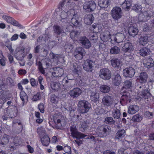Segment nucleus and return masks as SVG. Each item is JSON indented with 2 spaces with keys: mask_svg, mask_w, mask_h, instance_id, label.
Wrapping results in <instances>:
<instances>
[{
  "mask_svg": "<svg viewBox=\"0 0 154 154\" xmlns=\"http://www.w3.org/2000/svg\"><path fill=\"white\" fill-rule=\"evenodd\" d=\"M37 132L40 136L41 137L44 135L45 134V131L42 127L38 128L37 129Z\"/></svg>",
  "mask_w": 154,
  "mask_h": 154,
  "instance_id": "6e6d98bb",
  "label": "nucleus"
},
{
  "mask_svg": "<svg viewBox=\"0 0 154 154\" xmlns=\"http://www.w3.org/2000/svg\"><path fill=\"white\" fill-rule=\"evenodd\" d=\"M120 48L117 46H114L110 49V52L111 54H117L119 53Z\"/></svg>",
  "mask_w": 154,
  "mask_h": 154,
  "instance_id": "c03bdc74",
  "label": "nucleus"
},
{
  "mask_svg": "<svg viewBox=\"0 0 154 154\" xmlns=\"http://www.w3.org/2000/svg\"><path fill=\"white\" fill-rule=\"evenodd\" d=\"M117 29L118 31L122 32L123 31V29H124V23H117Z\"/></svg>",
  "mask_w": 154,
  "mask_h": 154,
  "instance_id": "13d9d810",
  "label": "nucleus"
},
{
  "mask_svg": "<svg viewBox=\"0 0 154 154\" xmlns=\"http://www.w3.org/2000/svg\"><path fill=\"white\" fill-rule=\"evenodd\" d=\"M53 119L55 123L59 127L65 126L66 124L65 118L60 115L55 114Z\"/></svg>",
  "mask_w": 154,
  "mask_h": 154,
  "instance_id": "39448f33",
  "label": "nucleus"
},
{
  "mask_svg": "<svg viewBox=\"0 0 154 154\" xmlns=\"http://www.w3.org/2000/svg\"><path fill=\"white\" fill-rule=\"evenodd\" d=\"M94 65V62L91 60H88L85 62L83 67L84 69L87 71H91L92 68Z\"/></svg>",
  "mask_w": 154,
  "mask_h": 154,
  "instance_id": "2eb2a0df",
  "label": "nucleus"
},
{
  "mask_svg": "<svg viewBox=\"0 0 154 154\" xmlns=\"http://www.w3.org/2000/svg\"><path fill=\"white\" fill-rule=\"evenodd\" d=\"M50 85L51 88L55 91H58L60 88V84L58 82H52L51 83Z\"/></svg>",
  "mask_w": 154,
  "mask_h": 154,
  "instance_id": "4c0bfd02",
  "label": "nucleus"
},
{
  "mask_svg": "<svg viewBox=\"0 0 154 154\" xmlns=\"http://www.w3.org/2000/svg\"><path fill=\"white\" fill-rule=\"evenodd\" d=\"M145 115L146 118L148 119H151L152 118L153 114L152 112L149 111H146L145 112Z\"/></svg>",
  "mask_w": 154,
  "mask_h": 154,
  "instance_id": "338daca9",
  "label": "nucleus"
},
{
  "mask_svg": "<svg viewBox=\"0 0 154 154\" xmlns=\"http://www.w3.org/2000/svg\"><path fill=\"white\" fill-rule=\"evenodd\" d=\"M54 28V32L57 35H60V34L64 33V31L62 28L59 26H55Z\"/></svg>",
  "mask_w": 154,
  "mask_h": 154,
  "instance_id": "c9c22d12",
  "label": "nucleus"
},
{
  "mask_svg": "<svg viewBox=\"0 0 154 154\" xmlns=\"http://www.w3.org/2000/svg\"><path fill=\"white\" fill-rule=\"evenodd\" d=\"M105 122L107 124H112L115 123V121L112 117H109L105 118Z\"/></svg>",
  "mask_w": 154,
  "mask_h": 154,
  "instance_id": "603ef678",
  "label": "nucleus"
},
{
  "mask_svg": "<svg viewBox=\"0 0 154 154\" xmlns=\"http://www.w3.org/2000/svg\"><path fill=\"white\" fill-rule=\"evenodd\" d=\"M110 127L104 125L98 127L97 128V133L99 136L101 137H105L111 132Z\"/></svg>",
  "mask_w": 154,
  "mask_h": 154,
  "instance_id": "7ed1b4c3",
  "label": "nucleus"
},
{
  "mask_svg": "<svg viewBox=\"0 0 154 154\" xmlns=\"http://www.w3.org/2000/svg\"><path fill=\"white\" fill-rule=\"evenodd\" d=\"M135 73V70L131 67L126 68L123 71V75L125 77H132L134 76Z\"/></svg>",
  "mask_w": 154,
  "mask_h": 154,
  "instance_id": "dca6fc26",
  "label": "nucleus"
},
{
  "mask_svg": "<svg viewBox=\"0 0 154 154\" xmlns=\"http://www.w3.org/2000/svg\"><path fill=\"white\" fill-rule=\"evenodd\" d=\"M148 93V91L146 89L144 90L140 94L139 97L140 98H146V94Z\"/></svg>",
  "mask_w": 154,
  "mask_h": 154,
  "instance_id": "e2e57ef3",
  "label": "nucleus"
},
{
  "mask_svg": "<svg viewBox=\"0 0 154 154\" xmlns=\"http://www.w3.org/2000/svg\"><path fill=\"white\" fill-rule=\"evenodd\" d=\"M64 73V70L59 67H57L52 73V75L55 77H61Z\"/></svg>",
  "mask_w": 154,
  "mask_h": 154,
  "instance_id": "412c9836",
  "label": "nucleus"
},
{
  "mask_svg": "<svg viewBox=\"0 0 154 154\" xmlns=\"http://www.w3.org/2000/svg\"><path fill=\"white\" fill-rule=\"evenodd\" d=\"M94 19V18L92 14H89L85 15L84 19V21L86 24L90 25L92 23Z\"/></svg>",
  "mask_w": 154,
  "mask_h": 154,
  "instance_id": "393cba45",
  "label": "nucleus"
},
{
  "mask_svg": "<svg viewBox=\"0 0 154 154\" xmlns=\"http://www.w3.org/2000/svg\"><path fill=\"white\" fill-rule=\"evenodd\" d=\"M139 109L138 106L135 105H131L128 107V112L129 114L133 115L137 112Z\"/></svg>",
  "mask_w": 154,
  "mask_h": 154,
  "instance_id": "4be33fe9",
  "label": "nucleus"
},
{
  "mask_svg": "<svg viewBox=\"0 0 154 154\" xmlns=\"http://www.w3.org/2000/svg\"><path fill=\"white\" fill-rule=\"evenodd\" d=\"M79 32L75 30L72 31L70 33V36L71 38L74 40H76V38H77L79 34Z\"/></svg>",
  "mask_w": 154,
  "mask_h": 154,
  "instance_id": "09e8293b",
  "label": "nucleus"
},
{
  "mask_svg": "<svg viewBox=\"0 0 154 154\" xmlns=\"http://www.w3.org/2000/svg\"><path fill=\"white\" fill-rule=\"evenodd\" d=\"M114 99L112 97L106 95L104 96L102 99L101 103L106 107H111L114 104Z\"/></svg>",
  "mask_w": 154,
  "mask_h": 154,
  "instance_id": "6e6552de",
  "label": "nucleus"
},
{
  "mask_svg": "<svg viewBox=\"0 0 154 154\" xmlns=\"http://www.w3.org/2000/svg\"><path fill=\"white\" fill-rule=\"evenodd\" d=\"M16 138H14V143H11L10 144V147L11 149H12L13 150L16 149V146H17L19 144L18 143L19 141H16Z\"/></svg>",
  "mask_w": 154,
  "mask_h": 154,
  "instance_id": "4d7b16f0",
  "label": "nucleus"
},
{
  "mask_svg": "<svg viewBox=\"0 0 154 154\" xmlns=\"http://www.w3.org/2000/svg\"><path fill=\"white\" fill-rule=\"evenodd\" d=\"M125 38L124 35L120 32L117 33L115 35H112V42L114 41L117 43L122 42Z\"/></svg>",
  "mask_w": 154,
  "mask_h": 154,
  "instance_id": "f8f14e48",
  "label": "nucleus"
},
{
  "mask_svg": "<svg viewBox=\"0 0 154 154\" xmlns=\"http://www.w3.org/2000/svg\"><path fill=\"white\" fill-rule=\"evenodd\" d=\"M20 98L23 101V104L27 102L28 100V97L26 94L23 91H21L20 94Z\"/></svg>",
  "mask_w": 154,
  "mask_h": 154,
  "instance_id": "ea45409f",
  "label": "nucleus"
},
{
  "mask_svg": "<svg viewBox=\"0 0 154 154\" xmlns=\"http://www.w3.org/2000/svg\"><path fill=\"white\" fill-rule=\"evenodd\" d=\"M63 150L65 152L68 154H71V147L69 146H66L64 147Z\"/></svg>",
  "mask_w": 154,
  "mask_h": 154,
  "instance_id": "0e129e2a",
  "label": "nucleus"
},
{
  "mask_svg": "<svg viewBox=\"0 0 154 154\" xmlns=\"http://www.w3.org/2000/svg\"><path fill=\"white\" fill-rule=\"evenodd\" d=\"M122 50L125 52H130L133 50V46L129 42L125 43L122 47Z\"/></svg>",
  "mask_w": 154,
  "mask_h": 154,
  "instance_id": "c85d7f7f",
  "label": "nucleus"
},
{
  "mask_svg": "<svg viewBox=\"0 0 154 154\" xmlns=\"http://www.w3.org/2000/svg\"><path fill=\"white\" fill-rule=\"evenodd\" d=\"M24 48H17L15 50V57L16 59L19 60H23L25 57Z\"/></svg>",
  "mask_w": 154,
  "mask_h": 154,
  "instance_id": "9b49d317",
  "label": "nucleus"
},
{
  "mask_svg": "<svg viewBox=\"0 0 154 154\" xmlns=\"http://www.w3.org/2000/svg\"><path fill=\"white\" fill-rule=\"evenodd\" d=\"M38 106L40 112L43 113L44 112V106L43 104L41 103L38 105Z\"/></svg>",
  "mask_w": 154,
  "mask_h": 154,
  "instance_id": "69168bd1",
  "label": "nucleus"
},
{
  "mask_svg": "<svg viewBox=\"0 0 154 154\" xmlns=\"http://www.w3.org/2000/svg\"><path fill=\"white\" fill-rule=\"evenodd\" d=\"M6 111L8 116L11 118L15 116L17 113L16 109L15 108H12L8 107Z\"/></svg>",
  "mask_w": 154,
  "mask_h": 154,
  "instance_id": "cd10ccee",
  "label": "nucleus"
},
{
  "mask_svg": "<svg viewBox=\"0 0 154 154\" xmlns=\"http://www.w3.org/2000/svg\"><path fill=\"white\" fill-rule=\"evenodd\" d=\"M80 42L82 46L86 49L89 48L91 46V44L89 40L86 37H82L79 39Z\"/></svg>",
  "mask_w": 154,
  "mask_h": 154,
  "instance_id": "4468645a",
  "label": "nucleus"
},
{
  "mask_svg": "<svg viewBox=\"0 0 154 154\" xmlns=\"http://www.w3.org/2000/svg\"><path fill=\"white\" fill-rule=\"evenodd\" d=\"M41 137V140L42 145L45 146H48L50 142V139L48 136L45 134Z\"/></svg>",
  "mask_w": 154,
  "mask_h": 154,
  "instance_id": "a878e982",
  "label": "nucleus"
},
{
  "mask_svg": "<svg viewBox=\"0 0 154 154\" xmlns=\"http://www.w3.org/2000/svg\"><path fill=\"white\" fill-rule=\"evenodd\" d=\"M125 132L124 130H119L116 134V138L118 139H121L124 136Z\"/></svg>",
  "mask_w": 154,
  "mask_h": 154,
  "instance_id": "37998d69",
  "label": "nucleus"
},
{
  "mask_svg": "<svg viewBox=\"0 0 154 154\" xmlns=\"http://www.w3.org/2000/svg\"><path fill=\"white\" fill-rule=\"evenodd\" d=\"M112 17L115 20L120 19L123 15V13L121 8L119 7H114L110 12Z\"/></svg>",
  "mask_w": 154,
  "mask_h": 154,
  "instance_id": "20e7f679",
  "label": "nucleus"
},
{
  "mask_svg": "<svg viewBox=\"0 0 154 154\" xmlns=\"http://www.w3.org/2000/svg\"><path fill=\"white\" fill-rule=\"evenodd\" d=\"M99 76L101 79L105 80L109 79L111 76V72L108 69L103 68L99 72Z\"/></svg>",
  "mask_w": 154,
  "mask_h": 154,
  "instance_id": "0eeeda50",
  "label": "nucleus"
},
{
  "mask_svg": "<svg viewBox=\"0 0 154 154\" xmlns=\"http://www.w3.org/2000/svg\"><path fill=\"white\" fill-rule=\"evenodd\" d=\"M148 37L146 36H142L139 39V43L140 45L145 46L148 42Z\"/></svg>",
  "mask_w": 154,
  "mask_h": 154,
  "instance_id": "2f4dec72",
  "label": "nucleus"
},
{
  "mask_svg": "<svg viewBox=\"0 0 154 154\" xmlns=\"http://www.w3.org/2000/svg\"><path fill=\"white\" fill-rule=\"evenodd\" d=\"M2 18L5 20L8 23L11 24L14 26L19 27L20 26V25L18 22L15 20L12 17L7 16L4 15L2 17Z\"/></svg>",
  "mask_w": 154,
  "mask_h": 154,
  "instance_id": "ddd939ff",
  "label": "nucleus"
},
{
  "mask_svg": "<svg viewBox=\"0 0 154 154\" xmlns=\"http://www.w3.org/2000/svg\"><path fill=\"white\" fill-rule=\"evenodd\" d=\"M121 100L124 101L126 103H127L128 102H130L131 100L130 97L126 94L122 95L121 97Z\"/></svg>",
  "mask_w": 154,
  "mask_h": 154,
  "instance_id": "864d4df0",
  "label": "nucleus"
},
{
  "mask_svg": "<svg viewBox=\"0 0 154 154\" xmlns=\"http://www.w3.org/2000/svg\"><path fill=\"white\" fill-rule=\"evenodd\" d=\"M100 90L102 92L106 93L109 91L110 88L106 85H102L100 87Z\"/></svg>",
  "mask_w": 154,
  "mask_h": 154,
  "instance_id": "a19ab883",
  "label": "nucleus"
},
{
  "mask_svg": "<svg viewBox=\"0 0 154 154\" xmlns=\"http://www.w3.org/2000/svg\"><path fill=\"white\" fill-rule=\"evenodd\" d=\"M71 135L74 138L80 139L85 137L87 136L84 134L78 132L75 127L72 126L70 128Z\"/></svg>",
  "mask_w": 154,
  "mask_h": 154,
  "instance_id": "1a4fd4ad",
  "label": "nucleus"
},
{
  "mask_svg": "<svg viewBox=\"0 0 154 154\" xmlns=\"http://www.w3.org/2000/svg\"><path fill=\"white\" fill-rule=\"evenodd\" d=\"M110 0H99L98 4L101 8H106L110 5Z\"/></svg>",
  "mask_w": 154,
  "mask_h": 154,
  "instance_id": "bb28decb",
  "label": "nucleus"
},
{
  "mask_svg": "<svg viewBox=\"0 0 154 154\" xmlns=\"http://www.w3.org/2000/svg\"><path fill=\"white\" fill-rule=\"evenodd\" d=\"M30 83L31 86L34 87L37 86L38 85V82L36 81L35 79L34 78H31L30 79Z\"/></svg>",
  "mask_w": 154,
  "mask_h": 154,
  "instance_id": "052dcab7",
  "label": "nucleus"
},
{
  "mask_svg": "<svg viewBox=\"0 0 154 154\" xmlns=\"http://www.w3.org/2000/svg\"><path fill=\"white\" fill-rule=\"evenodd\" d=\"M85 52L82 47L77 48L74 52L73 54L77 60H81L85 54Z\"/></svg>",
  "mask_w": 154,
  "mask_h": 154,
  "instance_id": "9d476101",
  "label": "nucleus"
},
{
  "mask_svg": "<svg viewBox=\"0 0 154 154\" xmlns=\"http://www.w3.org/2000/svg\"><path fill=\"white\" fill-rule=\"evenodd\" d=\"M66 0H62L59 5L58 8L61 11L60 15L61 20L63 22L65 21L64 20L67 21V19L72 15L71 22L74 26L79 27L81 25V17L76 14H73L74 13V10L69 8V1H68L66 3Z\"/></svg>",
  "mask_w": 154,
  "mask_h": 154,
  "instance_id": "f257e3e1",
  "label": "nucleus"
},
{
  "mask_svg": "<svg viewBox=\"0 0 154 154\" xmlns=\"http://www.w3.org/2000/svg\"><path fill=\"white\" fill-rule=\"evenodd\" d=\"M129 27L128 32L130 35L134 37L137 34L139 30L137 28L134 27L133 25Z\"/></svg>",
  "mask_w": 154,
  "mask_h": 154,
  "instance_id": "b1692460",
  "label": "nucleus"
},
{
  "mask_svg": "<svg viewBox=\"0 0 154 154\" xmlns=\"http://www.w3.org/2000/svg\"><path fill=\"white\" fill-rule=\"evenodd\" d=\"M49 56L51 59H53L55 61L59 60L60 58H62L61 55L56 54L53 53L52 52H50Z\"/></svg>",
  "mask_w": 154,
  "mask_h": 154,
  "instance_id": "a18cd8bd",
  "label": "nucleus"
},
{
  "mask_svg": "<svg viewBox=\"0 0 154 154\" xmlns=\"http://www.w3.org/2000/svg\"><path fill=\"white\" fill-rule=\"evenodd\" d=\"M132 83L130 81L128 80L125 81L124 83V87L125 88L128 89L131 87Z\"/></svg>",
  "mask_w": 154,
  "mask_h": 154,
  "instance_id": "bf43d9fd",
  "label": "nucleus"
},
{
  "mask_svg": "<svg viewBox=\"0 0 154 154\" xmlns=\"http://www.w3.org/2000/svg\"><path fill=\"white\" fill-rule=\"evenodd\" d=\"M80 123L82 127L84 129H86L88 128V122L87 121H81Z\"/></svg>",
  "mask_w": 154,
  "mask_h": 154,
  "instance_id": "680f3d73",
  "label": "nucleus"
},
{
  "mask_svg": "<svg viewBox=\"0 0 154 154\" xmlns=\"http://www.w3.org/2000/svg\"><path fill=\"white\" fill-rule=\"evenodd\" d=\"M10 137L9 135L6 134H4L2 137H0V144L5 146L9 142Z\"/></svg>",
  "mask_w": 154,
  "mask_h": 154,
  "instance_id": "5701e85b",
  "label": "nucleus"
},
{
  "mask_svg": "<svg viewBox=\"0 0 154 154\" xmlns=\"http://www.w3.org/2000/svg\"><path fill=\"white\" fill-rule=\"evenodd\" d=\"M142 119V117L139 114H137L134 115L132 117V120L134 122H139Z\"/></svg>",
  "mask_w": 154,
  "mask_h": 154,
  "instance_id": "8fccbe9b",
  "label": "nucleus"
},
{
  "mask_svg": "<svg viewBox=\"0 0 154 154\" xmlns=\"http://www.w3.org/2000/svg\"><path fill=\"white\" fill-rule=\"evenodd\" d=\"M100 37L101 39L103 42H107L110 39L111 42L112 43V36L111 37V34L108 31H106L102 33Z\"/></svg>",
  "mask_w": 154,
  "mask_h": 154,
  "instance_id": "f3484780",
  "label": "nucleus"
},
{
  "mask_svg": "<svg viewBox=\"0 0 154 154\" xmlns=\"http://www.w3.org/2000/svg\"><path fill=\"white\" fill-rule=\"evenodd\" d=\"M13 123L15 124V126H18V132H20L22 131L23 129V125L20 121L17 120V121H14Z\"/></svg>",
  "mask_w": 154,
  "mask_h": 154,
  "instance_id": "de8ad7c7",
  "label": "nucleus"
},
{
  "mask_svg": "<svg viewBox=\"0 0 154 154\" xmlns=\"http://www.w3.org/2000/svg\"><path fill=\"white\" fill-rule=\"evenodd\" d=\"M82 93V91L79 88H73L69 92L70 96L73 97H77L79 96Z\"/></svg>",
  "mask_w": 154,
  "mask_h": 154,
  "instance_id": "aec40b11",
  "label": "nucleus"
},
{
  "mask_svg": "<svg viewBox=\"0 0 154 154\" xmlns=\"http://www.w3.org/2000/svg\"><path fill=\"white\" fill-rule=\"evenodd\" d=\"M148 78V75L145 72L141 73L139 76L138 80L141 83H145Z\"/></svg>",
  "mask_w": 154,
  "mask_h": 154,
  "instance_id": "c756f323",
  "label": "nucleus"
},
{
  "mask_svg": "<svg viewBox=\"0 0 154 154\" xmlns=\"http://www.w3.org/2000/svg\"><path fill=\"white\" fill-rule=\"evenodd\" d=\"M59 100V98L54 94H52L50 96V102L56 104L58 103Z\"/></svg>",
  "mask_w": 154,
  "mask_h": 154,
  "instance_id": "79ce46f5",
  "label": "nucleus"
},
{
  "mask_svg": "<svg viewBox=\"0 0 154 154\" xmlns=\"http://www.w3.org/2000/svg\"><path fill=\"white\" fill-rule=\"evenodd\" d=\"M36 64L38 66V68L40 72L42 74H44L45 73V71L42 66L41 62L40 61H39L38 62H37Z\"/></svg>",
  "mask_w": 154,
  "mask_h": 154,
  "instance_id": "5fc2aeb1",
  "label": "nucleus"
},
{
  "mask_svg": "<svg viewBox=\"0 0 154 154\" xmlns=\"http://www.w3.org/2000/svg\"><path fill=\"white\" fill-rule=\"evenodd\" d=\"M40 94L39 93H37L36 95H34L32 98V100L34 101H37L40 99Z\"/></svg>",
  "mask_w": 154,
  "mask_h": 154,
  "instance_id": "774afa93",
  "label": "nucleus"
},
{
  "mask_svg": "<svg viewBox=\"0 0 154 154\" xmlns=\"http://www.w3.org/2000/svg\"><path fill=\"white\" fill-rule=\"evenodd\" d=\"M150 51L149 49L145 47L142 48L140 50L139 53L140 55L144 57L149 54Z\"/></svg>",
  "mask_w": 154,
  "mask_h": 154,
  "instance_id": "7c9ffc66",
  "label": "nucleus"
},
{
  "mask_svg": "<svg viewBox=\"0 0 154 154\" xmlns=\"http://www.w3.org/2000/svg\"><path fill=\"white\" fill-rule=\"evenodd\" d=\"M131 4L128 1H125L122 4L123 9L125 10H129L131 8Z\"/></svg>",
  "mask_w": 154,
  "mask_h": 154,
  "instance_id": "58836bf2",
  "label": "nucleus"
},
{
  "mask_svg": "<svg viewBox=\"0 0 154 154\" xmlns=\"http://www.w3.org/2000/svg\"><path fill=\"white\" fill-rule=\"evenodd\" d=\"M78 107L79 112L81 113L84 114L89 111L91 108V105L87 101L82 100L78 102Z\"/></svg>",
  "mask_w": 154,
  "mask_h": 154,
  "instance_id": "f03ea898",
  "label": "nucleus"
},
{
  "mask_svg": "<svg viewBox=\"0 0 154 154\" xmlns=\"http://www.w3.org/2000/svg\"><path fill=\"white\" fill-rule=\"evenodd\" d=\"M133 10L137 12H140L142 10V7L140 5L135 4L132 7Z\"/></svg>",
  "mask_w": 154,
  "mask_h": 154,
  "instance_id": "3c124183",
  "label": "nucleus"
},
{
  "mask_svg": "<svg viewBox=\"0 0 154 154\" xmlns=\"http://www.w3.org/2000/svg\"><path fill=\"white\" fill-rule=\"evenodd\" d=\"M120 112L119 109H115L112 111V116L114 119H119L120 118Z\"/></svg>",
  "mask_w": 154,
  "mask_h": 154,
  "instance_id": "f704fd0d",
  "label": "nucleus"
},
{
  "mask_svg": "<svg viewBox=\"0 0 154 154\" xmlns=\"http://www.w3.org/2000/svg\"><path fill=\"white\" fill-rule=\"evenodd\" d=\"M154 63V62L153 59L150 57L146 61L144 62L143 64L146 67L149 68L153 66Z\"/></svg>",
  "mask_w": 154,
  "mask_h": 154,
  "instance_id": "473e14b6",
  "label": "nucleus"
},
{
  "mask_svg": "<svg viewBox=\"0 0 154 154\" xmlns=\"http://www.w3.org/2000/svg\"><path fill=\"white\" fill-rule=\"evenodd\" d=\"M91 93L90 99L91 100L95 102L98 100L99 98V94L95 88L92 89L90 91Z\"/></svg>",
  "mask_w": 154,
  "mask_h": 154,
  "instance_id": "6ab92c4d",
  "label": "nucleus"
},
{
  "mask_svg": "<svg viewBox=\"0 0 154 154\" xmlns=\"http://www.w3.org/2000/svg\"><path fill=\"white\" fill-rule=\"evenodd\" d=\"M95 2L91 0L85 2L83 5V8L86 11L90 12L93 11L96 8Z\"/></svg>",
  "mask_w": 154,
  "mask_h": 154,
  "instance_id": "423d86ee",
  "label": "nucleus"
},
{
  "mask_svg": "<svg viewBox=\"0 0 154 154\" xmlns=\"http://www.w3.org/2000/svg\"><path fill=\"white\" fill-rule=\"evenodd\" d=\"M112 83L115 86H119L121 82V78L120 74L116 73L113 75L112 77Z\"/></svg>",
  "mask_w": 154,
  "mask_h": 154,
  "instance_id": "a211bd4d",
  "label": "nucleus"
},
{
  "mask_svg": "<svg viewBox=\"0 0 154 154\" xmlns=\"http://www.w3.org/2000/svg\"><path fill=\"white\" fill-rule=\"evenodd\" d=\"M153 13L152 11L149 10H147V11H144L142 13H140V17L143 15L144 16H145L147 20V18L150 17L152 15Z\"/></svg>",
  "mask_w": 154,
  "mask_h": 154,
  "instance_id": "e433bc0d",
  "label": "nucleus"
},
{
  "mask_svg": "<svg viewBox=\"0 0 154 154\" xmlns=\"http://www.w3.org/2000/svg\"><path fill=\"white\" fill-rule=\"evenodd\" d=\"M43 64L45 69H47L51 67L50 59L45 58L43 60Z\"/></svg>",
  "mask_w": 154,
  "mask_h": 154,
  "instance_id": "49530a36",
  "label": "nucleus"
},
{
  "mask_svg": "<svg viewBox=\"0 0 154 154\" xmlns=\"http://www.w3.org/2000/svg\"><path fill=\"white\" fill-rule=\"evenodd\" d=\"M112 65L114 67H120L122 66V62L119 59H112L111 60Z\"/></svg>",
  "mask_w": 154,
  "mask_h": 154,
  "instance_id": "72a5a7b5",
  "label": "nucleus"
}]
</instances>
